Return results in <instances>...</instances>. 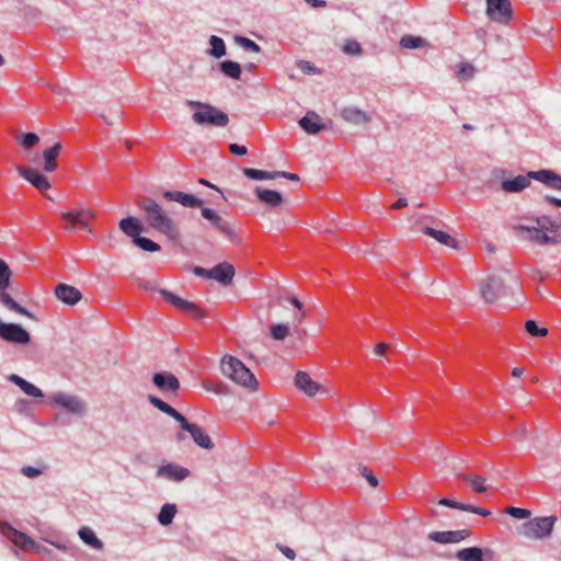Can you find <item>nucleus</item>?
I'll list each match as a JSON object with an SVG mask.
<instances>
[{
    "instance_id": "a878e982",
    "label": "nucleus",
    "mask_w": 561,
    "mask_h": 561,
    "mask_svg": "<svg viewBox=\"0 0 561 561\" xmlns=\"http://www.w3.org/2000/svg\"><path fill=\"white\" fill-rule=\"evenodd\" d=\"M62 149L61 142H56L53 147L45 149L43 152L44 171L51 173L57 170V158Z\"/></svg>"
},
{
    "instance_id": "c03bdc74",
    "label": "nucleus",
    "mask_w": 561,
    "mask_h": 561,
    "mask_svg": "<svg viewBox=\"0 0 561 561\" xmlns=\"http://www.w3.org/2000/svg\"><path fill=\"white\" fill-rule=\"evenodd\" d=\"M289 334V327L287 324H274L271 327V335L276 341L285 340Z\"/></svg>"
},
{
    "instance_id": "8fccbe9b",
    "label": "nucleus",
    "mask_w": 561,
    "mask_h": 561,
    "mask_svg": "<svg viewBox=\"0 0 561 561\" xmlns=\"http://www.w3.org/2000/svg\"><path fill=\"white\" fill-rule=\"evenodd\" d=\"M236 41L247 50H252L254 53H259L261 50L260 46L255 42L247 37L239 36Z\"/></svg>"
},
{
    "instance_id": "7ed1b4c3",
    "label": "nucleus",
    "mask_w": 561,
    "mask_h": 561,
    "mask_svg": "<svg viewBox=\"0 0 561 561\" xmlns=\"http://www.w3.org/2000/svg\"><path fill=\"white\" fill-rule=\"evenodd\" d=\"M221 373L237 385L251 391L257 389L259 382L253 373L237 357L225 355L221 359Z\"/></svg>"
},
{
    "instance_id": "0e129e2a",
    "label": "nucleus",
    "mask_w": 561,
    "mask_h": 561,
    "mask_svg": "<svg viewBox=\"0 0 561 561\" xmlns=\"http://www.w3.org/2000/svg\"><path fill=\"white\" fill-rule=\"evenodd\" d=\"M408 206V201L405 198H399L396 203L391 205V209H401Z\"/></svg>"
},
{
    "instance_id": "6e6552de",
    "label": "nucleus",
    "mask_w": 561,
    "mask_h": 561,
    "mask_svg": "<svg viewBox=\"0 0 561 561\" xmlns=\"http://www.w3.org/2000/svg\"><path fill=\"white\" fill-rule=\"evenodd\" d=\"M49 401L54 405H58L75 415H83L85 413L84 402L77 396L65 392H56L49 397Z\"/></svg>"
},
{
    "instance_id": "ddd939ff",
    "label": "nucleus",
    "mask_w": 561,
    "mask_h": 561,
    "mask_svg": "<svg viewBox=\"0 0 561 561\" xmlns=\"http://www.w3.org/2000/svg\"><path fill=\"white\" fill-rule=\"evenodd\" d=\"M202 216L209 220L211 225L221 233H224L230 241L239 242L240 238L234 232V230L230 227V225L225 221L215 210L210 208H202Z\"/></svg>"
},
{
    "instance_id": "393cba45",
    "label": "nucleus",
    "mask_w": 561,
    "mask_h": 561,
    "mask_svg": "<svg viewBox=\"0 0 561 561\" xmlns=\"http://www.w3.org/2000/svg\"><path fill=\"white\" fill-rule=\"evenodd\" d=\"M341 117L345 122L355 124V125L367 124L370 122V116L366 112H364L357 107H354V106H347V107L342 108Z\"/></svg>"
},
{
    "instance_id": "a18cd8bd",
    "label": "nucleus",
    "mask_w": 561,
    "mask_h": 561,
    "mask_svg": "<svg viewBox=\"0 0 561 561\" xmlns=\"http://www.w3.org/2000/svg\"><path fill=\"white\" fill-rule=\"evenodd\" d=\"M525 329L531 336H546L548 334V330L546 328H538L534 320H527Z\"/></svg>"
},
{
    "instance_id": "bf43d9fd",
    "label": "nucleus",
    "mask_w": 561,
    "mask_h": 561,
    "mask_svg": "<svg viewBox=\"0 0 561 561\" xmlns=\"http://www.w3.org/2000/svg\"><path fill=\"white\" fill-rule=\"evenodd\" d=\"M276 178H285V179H288V180H291V181H298L299 180V176L297 174L285 172V171H275V179Z\"/></svg>"
},
{
    "instance_id": "052dcab7",
    "label": "nucleus",
    "mask_w": 561,
    "mask_h": 561,
    "mask_svg": "<svg viewBox=\"0 0 561 561\" xmlns=\"http://www.w3.org/2000/svg\"><path fill=\"white\" fill-rule=\"evenodd\" d=\"M387 350H388V344L381 342V343L376 344L374 351H375L376 355L383 356L386 354Z\"/></svg>"
},
{
    "instance_id": "2eb2a0df",
    "label": "nucleus",
    "mask_w": 561,
    "mask_h": 561,
    "mask_svg": "<svg viewBox=\"0 0 561 561\" xmlns=\"http://www.w3.org/2000/svg\"><path fill=\"white\" fill-rule=\"evenodd\" d=\"M18 172L21 176H23L32 185H34L39 192L44 193L45 191L50 188V183L48 179L42 173H39L37 170L28 167H19Z\"/></svg>"
},
{
    "instance_id": "1a4fd4ad",
    "label": "nucleus",
    "mask_w": 561,
    "mask_h": 561,
    "mask_svg": "<svg viewBox=\"0 0 561 561\" xmlns=\"http://www.w3.org/2000/svg\"><path fill=\"white\" fill-rule=\"evenodd\" d=\"M486 14L497 23L507 24L513 16V9L510 0H486Z\"/></svg>"
},
{
    "instance_id": "c85d7f7f",
    "label": "nucleus",
    "mask_w": 561,
    "mask_h": 561,
    "mask_svg": "<svg viewBox=\"0 0 561 561\" xmlns=\"http://www.w3.org/2000/svg\"><path fill=\"white\" fill-rule=\"evenodd\" d=\"M423 232L426 236L434 238L439 243H442V244H444L446 247H449V248H453V249H457L458 248V243H457L456 239L454 237H451L449 233L445 232V231L436 230V229L431 228V227H424L423 228Z\"/></svg>"
},
{
    "instance_id": "72a5a7b5",
    "label": "nucleus",
    "mask_w": 561,
    "mask_h": 561,
    "mask_svg": "<svg viewBox=\"0 0 561 561\" xmlns=\"http://www.w3.org/2000/svg\"><path fill=\"white\" fill-rule=\"evenodd\" d=\"M176 514V506L175 504H164L160 513L158 515V520L161 525L168 526L172 523L174 516Z\"/></svg>"
},
{
    "instance_id": "9b49d317",
    "label": "nucleus",
    "mask_w": 561,
    "mask_h": 561,
    "mask_svg": "<svg viewBox=\"0 0 561 561\" xmlns=\"http://www.w3.org/2000/svg\"><path fill=\"white\" fill-rule=\"evenodd\" d=\"M0 337L14 344H27L31 341L30 333L20 324L4 323L0 320Z\"/></svg>"
},
{
    "instance_id": "aec40b11",
    "label": "nucleus",
    "mask_w": 561,
    "mask_h": 561,
    "mask_svg": "<svg viewBox=\"0 0 561 561\" xmlns=\"http://www.w3.org/2000/svg\"><path fill=\"white\" fill-rule=\"evenodd\" d=\"M158 477L173 481H182L190 476V470L173 463L161 466L157 471Z\"/></svg>"
},
{
    "instance_id": "4c0bfd02",
    "label": "nucleus",
    "mask_w": 561,
    "mask_h": 561,
    "mask_svg": "<svg viewBox=\"0 0 561 561\" xmlns=\"http://www.w3.org/2000/svg\"><path fill=\"white\" fill-rule=\"evenodd\" d=\"M243 174L251 180H273L275 172L262 171L252 168H244Z\"/></svg>"
},
{
    "instance_id": "e433bc0d",
    "label": "nucleus",
    "mask_w": 561,
    "mask_h": 561,
    "mask_svg": "<svg viewBox=\"0 0 561 561\" xmlns=\"http://www.w3.org/2000/svg\"><path fill=\"white\" fill-rule=\"evenodd\" d=\"M209 44L211 46L210 50H209V54L211 56H214L215 58H221L222 56L226 55V45H225V42L216 36V35H211L210 38H209Z\"/></svg>"
},
{
    "instance_id": "20e7f679",
    "label": "nucleus",
    "mask_w": 561,
    "mask_h": 561,
    "mask_svg": "<svg viewBox=\"0 0 561 561\" xmlns=\"http://www.w3.org/2000/svg\"><path fill=\"white\" fill-rule=\"evenodd\" d=\"M187 105L195 110L193 121L198 125L226 126L229 117L226 113L207 103L187 101Z\"/></svg>"
},
{
    "instance_id": "09e8293b",
    "label": "nucleus",
    "mask_w": 561,
    "mask_h": 561,
    "mask_svg": "<svg viewBox=\"0 0 561 561\" xmlns=\"http://www.w3.org/2000/svg\"><path fill=\"white\" fill-rule=\"evenodd\" d=\"M506 513L515 518L526 519L530 517V511L520 507L510 506L506 508Z\"/></svg>"
},
{
    "instance_id": "37998d69",
    "label": "nucleus",
    "mask_w": 561,
    "mask_h": 561,
    "mask_svg": "<svg viewBox=\"0 0 561 561\" xmlns=\"http://www.w3.org/2000/svg\"><path fill=\"white\" fill-rule=\"evenodd\" d=\"M134 243L145 251L156 252L160 250V245L146 237H137Z\"/></svg>"
},
{
    "instance_id": "de8ad7c7",
    "label": "nucleus",
    "mask_w": 561,
    "mask_h": 561,
    "mask_svg": "<svg viewBox=\"0 0 561 561\" xmlns=\"http://www.w3.org/2000/svg\"><path fill=\"white\" fill-rule=\"evenodd\" d=\"M343 51L347 55H360L363 49L358 42L348 39L343 46Z\"/></svg>"
},
{
    "instance_id": "423d86ee",
    "label": "nucleus",
    "mask_w": 561,
    "mask_h": 561,
    "mask_svg": "<svg viewBox=\"0 0 561 561\" xmlns=\"http://www.w3.org/2000/svg\"><path fill=\"white\" fill-rule=\"evenodd\" d=\"M11 276L12 271L9 265L0 259V302L19 314L31 317V313L7 293V289L10 286Z\"/></svg>"
},
{
    "instance_id": "dca6fc26",
    "label": "nucleus",
    "mask_w": 561,
    "mask_h": 561,
    "mask_svg": "<svg viewBox=\"0 0 561 561\" xmlns=\"http://www.w3.org/2000/svg\"><path fill=\"white\" fill-rule=\"evenodd\" d=\"M471 531L468 529L455 531H432L428 538L438 543H455L470 537Z\"/></svg>"
},
{
    "instance_id": "4d7b16f0",
    "label": "nucleus",
    "mask_w": 561,
    "mask_h": 561,
    "mask_svg": "<svg viewBox=\"0 0 561 561\" xmlns=\"http://www.w3.org/2000/svg\"><path fill=\"white\" fill-rule=\"evenodd\" d=\"M22 473L28 478H35L41 474V471L36 468L26 466L22 468Z\"/></svg>"
},
{
    "instance_id": "f704fd0d",
    "label": "nucleus",
    "mask_w": 561,
    "mask_h": 561,
    "mask_svg": "<svg viewBox=\"0 0 561 561\" xmlns=\"http://www.w3.org/2000/svg\"><path fill=\"white\" fill-rule=\"evenodd\" d=\"M79 536L87 545H89L95 549H101L103 546L102 541L100 539H98L94 531L89 527H82L79 530Z\"/></svg>"
},
{
    "instance_id": "58836bf2",
    "label": "nucleus",
    "mask_w": 561,
    "mask_h": 561,
    "mask_svg": "<svg viewBox=\"0 0 561 561\" xmlns=\"http://www.w3.org/2000/svg\"><path fill=\"white\" fill-rule=\"evenodd\" d=\"M400 45L403 48L414 49L424 47L426 45V42L422 37L405 35L401 38Z\"/></svg>"
},
{
    "instance_id": "49530a36",
    "label": "nucleus",
    "mask_w": 561,
    "mask_h": 561,
    "mask_svg": "<svg viewBox=\"0 0 561 561\" xmlns=\"http://www.w3.org/2000/svg\"><path fill=\"white\" fill-rule=\"evenodd\" d=\"M474 75V67L468 62H461L458 65L457 76L460 79L468 80Z\"/></svg>"
},
{
    "instance_id": "864d4df0",
    "label": "nucleus",
    "mask_w": 561,
    "mask_h": 561,
    "mask_svg": "<svg viewBox=\"0 0 561 561\" xmlns=\"http://www.w3.org/2000/svg\"><path fill=\"white\" fill-rule=\"evenodd\" d=\"M440 505L448 506L451 508L463 511V507H466V504L449 500V499H442L438 502Z\"/></svg>"
},
{
    "instance_id": "a19ab883",
    "label": "nucleus",
    "mask_w": 561,
    "mask_h": 561,
    "mask_svg": "<svg viewBox=\"0 0 561 561\" xmlns=\"http://www.w3.org/2000/svg\"><path fill=\"white\" fill-rule=\"evenodd\" d=\"M462 479L466 480L476 492H485L486 488L484 486V478L479 476H462Z\"/></svg>"
},
{
    "instance_id": "79ce46f5",
    "label": "nucleus",
    "mask_w": 561,
    "mask_h": 561,
    "mask_svg": "<svg viewBox=\"0 0 561 561\" xmlns=\"http://www.w3.org/2000/svg\"><path fill=\"white\" fill-rule=\"evenodd\" d=\"M202 385H203V388L207 391H211L217 394H227L228 393V388L222 382L203 380Z\"/></svg>"
},
{
    "instance_id": "680f3d73",
    "label": "nucleus",
    "mask_w": 561,
    "mask_h": 561,
    "mask_svg": "<svg viewBox=\"0 0 561 561\" xmlns=\"http://www.w3.org/2000/svg\"><path fill=\"white\" fill-rule=\"evenodd\" d=\"M13 531H14V534H15V539H14V541H15L16 543L25 545V543H26V541H28V538H27L24 534L19 533V531H16V530H14V529H13Z\"/></svg>"
},
{
    "instance_id": "3c124183",
    "label": "nucleus",
    "mask_w": 561,
    "mask_h": 561,
    "mask_svg": "<svg viewBox=\"0 0 561 561\" xmlns=\"http://www.w3.org/2000/svg\"><path fill=\"white\" fill-rule=\"evenodd\" d=\"M359 470L362 476L366 478L367 482L373 488H376L378 485V479L375 477L371 470H369L367 467H360Z\"/></svg>"
},
{
    "instance_id": "c756f323",
    "label": "nucleus",
    "mask_w": 561,
    "mask_h": 561,
    "mask_svg": "<svg viewBox=\"0 0 561 561\" xmlns=\"http://www.w3.org/2000/svg\"><path fill=\"white\" fill-rule=\"evenodd\" d=\"M9 380L12 381L18 387H20V389L30 397L42 398L44 396L39 388H37L36 386L26 381L25 379L18 375H11L9 377Z\"/></svg>"
},
{
    "instance_id": "6ab92c4d",
    "label": "nucleus",
    "mask_w": 561,
    "mask_h": 561,
    "mask_svg": "<svg viewBox=\"0 0 561 561\" xmlns=\"http://www.w3.org/2000/svg\"><path fill=\"white\" fill-rule=\"evenodd\" d=\"M56 297L67 305H76L81 300L82 295L80 290L67 284H58L55 288Z\"/></svg>"
},
{
    "instance_id": "f3484780",
    "label": "nucleus",
    "mask_w": 561,
    "mask_h": 561,
    "mask_svg": "<svg viewBox=\"0 0 561 561\" xmlns=\"http://www.w3.org/2000/svg\"><path fill=\"white\" fill-rule=\"evenodd\" d=\"M163 197L168 201L176 202L184 207L195 208L203 205V201L195 195L187 194L180 191H165Z\"/></svg>"
},
{
    "instance_id": "603ef678",
    "label": "nucleus",
    "mask_w": 561,
    "mask_h": 561,
    "mask_svg": "<svg viewBox=\"0 0 561 561\" xmlns=\"http://www.w3.org/2000/svg\"><path fill=\"white\" fill-rule=\"evenodd\" d=\"M463 511L465 512H470V513H473V514H478L482 517H488L491 515V512L489 510H485V508H482V507H478V506H473V505H469V504H466V507H463Z\"/></svg>"
},
{
    "instance_id": "7c9ffc66",
    "label": "nucleus",
    "mask_w": 561,
    "mask_h": 561,
    "mask_svg": "<svg viewBox=\"0 0 561 561\" xmlns=\"http://www.w3.org/2000/svg\"><path fill=\"white\" fill-rule=\"evenodd\" d=\"M148 400L153 407L159 409L161 412L168 414L169 416L173 417L179 423H181V421L185 417L170 404L165 403L164 401L154 396H149Z\"/></svg>"
},
{
    "instance_id": "5fc2aeb1",
    "label": "nucleus",
    "mask_w": 561,
    "mask_h": 561,
    "mask_svg": "<svg viewBox=\"0 0 561 561\" xmlns=\"http://www.w3.org/2000/svg\"><path fill=\"white\" fill-rule=\"evenodd\" d=\"M276 547L286 558H288L289 560H295L296 552L291 548L283 546L280 543H277Z\"/></svg>"
},
{
    "instance_id": "2f4dec72",
    "label": "nucleus",
    "mask_w": 561,
    "mask_h": 561,
    "mask_svg": "<svg viewBox=\"0 0 561 561\" xmlns=\"http://www.w3.org/2000/svg\"><path fill=\"white\" fill-rule=\"evenodd\" d=\"M119 228L127 236L136 239L142 230L139 221L134 217H127L119 221Z\"/></svg>"
},
{
    "instance_id": "a211bd4d",
    "label": "nucleus",
    "mask_w": 561,
    "mask_h": 561,
    "mask_svg": "<svg viewBox=\"0 0 561 561\" xmlns=\"http://www.w3.org/2000/svg\"><path fill=\"white\" fill-rule=\"evenodd\" d=\"M152 382L163 392H176L180 388L179 379L171 373H157Z\"/></svg>"
},
{
    "instance_id": "f257e3e1",
    "label": "nucleus",
    "mask_w": 561,
    "mask_h": 561,
    "mask_svg": "<svg viewBox=\"0 0 561 561\" xmlns=\"http://www.w3.org/2000/svg\"><path fill=\"white\" fill-rule=\"evenodd\" d=\"M136 205L145 213V220L153 230L164 234L169 240L176 241L180 238V229L174 220L153 198L139 197Z\"/></svg>"
},
{
    "instance_id": "6e6d98bb",
    "label": "nucleus",
    "mask_w": 561,
    "mask_h": 561,
    "mask_svg": "<svg viewBox=\"0 0 561 561\" xmlns=\"http://www.w3.org/2000/svg\"><path fill=\"white\" fill-rule=\"evenodd\" d=\"M229 151L237 156H244L248 152L245 146H240L238 144H230Z\"/></svg>"
},
{
    "instance_id": "69168bd1",
    "label": "nucleus",
    "mask_w": 561,
    "mask_h": 561,
    "mask_svg": "<svg viewBox=\"0 0 561 561\" xmlns=\"http://www.w3.org/2000/svg\"><path fill=\"white\" fill-rule=\"evenodd\" d=\"M545 201H547L548 203H550V204H552L554 206L561 207V199H559V198L551 197V196H546Z\"/></svg>"
},
{
    "instance_id": "9d476101",
    "label": "nucleus",
    "mask_w": 561,
    "mask_h": 561,
    "mask_svg": "<svg viewBox=\"0 0 561 561\" xmlns=\"http://www.w3.org/2000/svg\"><path fill=\"white\" fill-rule=\"evenodd\" d=\"M161 296L176 309L188 314L193 319H202L205 317V312L195 304L184 300L181 297L168 291L165 289L160 290Z\"/></svg>"
},
{
    "instance_id": "4468645a",
    "label": "nucleus",
    "mask_w": 561,
    "mask_h": 561,
    "mask_svg": "<svg viewBox=\"0 0 561 561\" xmlns=\"http://www.w3.org/2000/svg\"><path fill=\"white\" fill-rule=\"evenodd\" d=\"M503 280L497 276H490L481 284V296L486 302H494L502 294Z\"/></svg>"
},
{
    "instance_id": "f8f14e48",
    "label": "nucleus",
    "mask_w": 561,
    "mask_h": 561,
    "mask_svg": "<svg viewBox=\"0 0 561 561\" xmlns=\"http://www.w3.org/2000/svg\"><path fill=\"white\" fill-rule=\"evenodd\" d=\"M180 427L182 431H185L190 433L191 437L193 438L194 443L198 445L202 448L205 449H211L214 447V443L209 435L205 432V430L195 423H190L186 417H184L181 423Z\"/></svg>"
},
{
    "instance_id": "cd10ccee",
    "label": "nucleus",
    "mask_w": 561,
    "mask_h": 561,
    "mask_svg": "<svg viewBox=\"0 0 561 561\" xmlns=\"http://www.w3.org/2000/svg\"><path fill=\"white\" fill-rule=\"evenodd\" d=\"M255 194L262 203L271 207H277L283 203V196L277 191L256 187Z\"/></svg>"
},
{
    "instance_id": "774afa93",
    "label": "nucleus",
    "mask_w": 561,
    "mask_h": 561,
    "mask_svg": "<svg viewBox=\"0 0 561 561\" xmlns=\"http://www.w3.org/2000/svg\"><path fill=\"white\" fill-rule=\"evenodd\" d=\"M523 374H524V368H522V367H515L512 370V376L516 377V378L520 377Z\"/></svg>"
},
{
    "instance_id": "b1692460",
    "label": "nucleus",
    "mask_w": 561,
    "mask_h": 561,
    "mask_svg": "<svg viewBox=\"0 0 561 561\" xmlns=\"http://www.w3.org/2000/svg\"><path fill=\"white\" fill-rule=\"evenodd\" d=\"M531 179L533 176L528 172L526 175H517L512 180L502 181L501 187L507 193H519L530 185Z\"/></svg>"
},
{
    "instance_id": "338daca9",
    "label": "nucleus",
    "mask_w": 561,
    "mask_h": 561,
    "mask_svg": "<svg viewBox=\"0 0 561 561\" xmlns=\"http://www.w3.org/2000/svg\"><path fill=\"white\" fill-rule=\"evenodd\" d=\"M289 301L295 308H297L298 310H302V304L296 297H291Z\"/></svg>"
},
{
    "instance_id": "bb28decb",
    "label": "nucleus",
    "mask_w": 561,
    "mask_h": 561,
    "mask_svg": "<svg viewBox=\"0 0 561 561\" xmlns=\"http://www.w3.org/2000/svg\"><path fill=\"white\" fill-rule=\"evenodd\" d=\"M299 125L308 134H317L324 128L321 117L316 112H308L299 121Z\"/></svg>"
},
{
    "instance_id": "c9c22d12",
    "label": "nucleus",
    "mask_w": 561,
    "mask_h": 561,
    "mask_svg": "<svg viewBox=\"0 0 561 561\" xmlns=\"http://www.w3.org/2000/svg\"><path fill=\"white\" fill-rule=\"evenodd\" d=\"M220 70L229 78L240 79L241 77V67L238 62L226 60L220 64Z\"/></svg>"
},
{
    "instance_id": "f03ea898",
    "label": "nucleus",
    "mask_w": 561,
    "mask_h": 561,
    "mask_svg": "<svg viewBox=\"0 0 561 561\" xmlns=\"http://www.w3.org/2000/svg\"><path fill=\"white\" fill-rule=\"evenodd\" d=\"M536 226L516 225L515 233L539 245L561 243V224L547 216L536 218Z\"/></svg>"
},
{
    "instance_id": "5701e85b",
    "label": "nucleus",
    "mask_w": 561,
    "mask_h": 561,
    "mask_svg": "<svg viewBox=\"0 0 561 561\" xmlns=\"http://www.w3.org/2000/svg\"><path fill=\"white\" fill-rule=\"evenodd\" d=\"M295 385L309 397L314 396L320 390V385L312 380L306 371H298L296 374Z\"/></svg>"
},
{
    "instance_id": "ea45409f",
    "label": "nucleus",
    "mask_w": 561,
    "mask_h": 561,
    "mask_svg": "<svg viewBox=\"0 0 561 561\" xmlns=\"http://www.w3.org/2000/svg\"><path fill=\"white\" fill-rule=\"evenodd\" d=\"M18 142L24 149H31L39 142V137L35 133H26L18 137Z\"/></svg>"
},
{
    "instance_id": "412c9836",
    "label": "nucleus",
    "mask_w": 561,
    "mask_h": 561,
    "mask_svg": "<svg viewBox=\"0 0 561 561\" xmlns=\"http://www.w3.org/2000/svg\"><path fill=\"white\" fill-rule=\"evenodd\" d=\"M530 176L546 186L561 191V175L550 170L530 171Z\"/></svg>"
},
{
    "instance_id": "0eeeda50",
    "label": "nucleus",
    "mask_w": 561,
    "mask_h": 561,
    "mask_svg": "<svg viewBox=\"0 0 561 561\" xmlns=\"http://www.w3.org/2000/svg\"><path fill=\"white\" fill-rule=\"evenodd\" d=\"M557 518L536 517L523 524V534L528 538L543 539L551 535Z\"/></svg>"
},
{
    "instance_id": "39448f33",
    "label": "nucleus",
    "mask_w": 561,
    "mask_h": 561,
    "mask_svg": "<svg viewBox=\"0 0 561 561\" xmlns=\"http://www.w3.org/2000/svg\"><path fill=\"white\" fill-rule=\"evenodd\" d=\"M95 217L96 213L93 209L87 207L67 210L60 214L62 228L67 231L82 229L87 230L88 232H92L90 220L94 219Z\"/></svg>"
},
{
    "instance_id": "4be33fe9",
    "label": "nucleus",
    "mask_w": 561,
    "mask_h": 561,
    "mask_svg": "<svg viewBox=\"0 0 561 561\" xmlns=\"http://www.w3.org/2000/svg\"><path fill=\"white\" fill-rule=\"evenodd\" d=\"M234 276V267L227 262L217 264L211 268V279H216L222 285L231 284Z\"/></svg>"
},
{
    "instance_id": "13d9d810",
    "label": "nucleus",
    "mask_w": 561,
    "mask_h": 561,
    "mask_svg": "<svg viewBox=\"0 0 561 561\" xmlns=\"http://www.w3.org/2000/svg\"><path fill=\"white\" fill-rule=\"evenodd\" d=\"M194 273L197 276H202L204 278H210L211 277V268H204V267H201V266H196L194 268Z\"/></svg>"
},
{
    "instance_id": "473e14b6",
    "label": "nucleus",
    "mask_w": 561,
    "mask_h": 561,
    "mask_svg": "<svg viewBox=\"0 0 561 561\" xmlns=\"http://www.w3.org/2000/svg\"><path fill=\"white\" fill-rule=\"evenodd\" d=\"M483 550L478 547L463 548L456 554L459 561H483Z\"/></svg>"
},
{
    "instance_id": "e2e57ef3",
    "label": "nucleus",
    "mask_w": 561,
    "mask_h": 561,
    "mask_svg": "<svg viewBox=\"0 0 561 561\" xmlns=\"http://www.w3.org/2000/svg\"><path fill=\"white\" fill-rule=\"evenodd\" d=\"M308 4H310L312 8H325L327 1L325 0H305Z\"/></svg>"
}]
</instances>
